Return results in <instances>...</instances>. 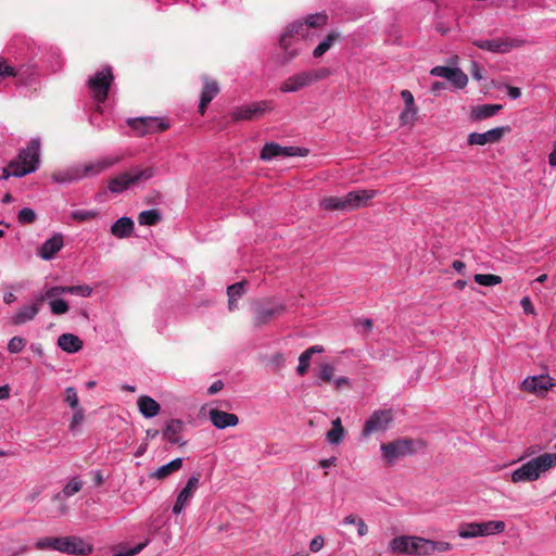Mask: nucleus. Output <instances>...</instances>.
<instances>
[{
  "mask_svg": "<svg viewBox=\"0 0 556 556\" xmlns=\"http://www.w3.org/2000/svg\"><path fill=\"white\" fill-rule=\"evenodd\" d=\"M153 167H146L143 169L134 168L129 172H124L117 176L109 179L108 188L112 193H122L139 181H146L154 176Z\"/></svg>",
  "mask_w": 556,
  "mask_h": 556,
  "instance_id": "f257e3e1",
  "label": "nucleus"
},
{
  "mask_svg": "<svg viewBox=\"0 0 556 556\" xmlns=\"http://www.w3.org/2000/svg\"><path fill=\"white\" fill-rule=\"evenodd\" d=\"M306 37V28L305 25L296 21L290 24L286 30L280 36L279 45L283 50V63H289L291 60L296 58L300 53L299 49L295 47L296 42L300 38Z\"/></svg>",
  "mask_w": 556,
  "mask_h": 556,
  "instance_id": "f03ea898",
  "label": "nucleus"
},
{
  "mask_svg": "<svg viewBox=\"0 0 556 556\" xmlns=\"http://www.w3.org/2000/svg\"><path fill=\"white\" fill-rule=\"evenodd\" d=\"M330 75V71L326 67L318 70L296 73L288 77L281 85V92H296L315 81L321 80Z\"/></svg>",
  "mask_w": 556,
  "mask_h": 556,
  "instance_id": "7ed1b4c3",
  "label": "nucleus"
},
{
  "mask_svg": "<svg viewBox=\"0 0 556 556\" xmlns=\"http://www.w3.org/2000/svg\"><path fill=\"white\" fill-rule=\"evenodd\" d=\"M506 525L502 520H489L483 522H465L458 527V535L462 539H475L489 536L505 531Z\"/></svg>",
  "mask_w": 556,
  "mask_h": 556,
  "instance_id": "20e7f679",
  "label": "nucleus"
},
{
  "mask_svg": "<svg viewBox=\"0 0 556 556\" xmlns=\"http://www.w3.org/2000/svg\"><path fill=\"white\" fill-rule=\"evenodd\" d=\"M40 141L31 139L25 149H22L17 156L12 160L17 162L18 172L13 173L14 177H23L35 172L39 164Z\"/></svg>",
  "mask_w": 556,
  "mask_h": 556,
  "instance_id": "39448f33",
  "label": "nucleus"
},
{
  "mask_svg": "<svg viewBox=\"0 0 556 556\" xmlns=\"http://www.w3.org/2000/svg\"><path fill=\"white\" fill-rule=\"evenodd\" d=\"M380 448L388 465H393L400 458L413 455L416 452L415 441L409 438H401L383 443Z\"/></svg>",
  "mask_w": 556,
  "mask_h": 556,
  "instance_id": "423d86ee",
  "label": "nucleus"
},
{
  "mask_svg": "<svg viewBox=\"0 0 556 556\" xmlns=\"http://www.w3.org/2000/svg\"><path fill=\"white\" fill-rule=\"evenodd\" d=\"M113 79L114 76L111 67H105L97 72L88 79L87 85L94 100L104 102L108 99Z\"/></svg>",
  "mask_w": 556,
  "mask_h": 556,
  "instance_id": "0eeeda50",
  "label": "nucleus"
},
{
  "mask_svg": "<svg viewBox=\"0 0 556 556\" xmlns=\"http://www.w3.org/2000/svg\"><path fill=\"white\" fill-rule=\"evenodd\" d=\"M286 312V305L282 303H273L262 301L255 304L252 324L255 328L268 324L270 320L281 316Z\"/></svg>",
  "mask_w": 556,
  "mask_h": 556,
  "instance_id": "6e6552de",
  "label": "nucleus"
},
{
  "mask_svg": "<svg viewBox=\"0 0 556 556\" xmlns=\"http://www.w3.org/2000/svg\"><path fill=\"white\" fill-rule=\"evenodd\" d=\"M393 420L391 409L375 410L369 418L365 421L362 434L368 437L372 433L386 431Z\"/></svg>",
  "mask_w": 556,
  "mask_h": 556,
  "instance_id": "1a4fd4ad",
  "label": "nucleus"
},
{
  "mask_svg": "<svg viewBox=\"0 0 556 556\" xmlns=\"http://www.w3.org/2000/svg\"><path fill=\"white\" fill-rule=\"evenodd\" d=\"M273 111L270 101L254 102L250 105L238 106L231 112V118L235 122L253 121L263 116L266 112Z\"/></svg>",
  "mask_w": 556,
  "mask_h": 556,
  "instance_id": "9d476101",
  "label": "nucleus"
},
{
  "mask_svg": "<svg viewBox=\"0 0 556 556\" xmlns=\"http://www.w3.org/2000/svg\"><path fill=\"white\" fill-rule=\"evenodd\" d=\"M307 154L308 150L305 148L281 147L276 142H268L263 147L260 157L263 161H269L276 156H306Z\"/></svg>",
  "mask_w": 556,
  "mask_h": 556,
  "instance_id": "9b49d317",
  "label": "nucleus"
},
{
  "mask_svg": "<svg viewBox=\"0 0 556 556\" xmlns=\"http://www.w3.org/2000/svg\"><path fill=\"white\" fill-rule=\"evenodd\" d=\"M510 131L509 126H503V127H496L492 128L485 132H471L468 136V143L470 146L477 144V146H484L488 143H496L500 142L503 138V136L506 132Z\"/></svg>",
  "mask_w": 556,
  "mask_h": 556,
  "instance_id": "f8f14e48",
  "label": "nucleus"
},
{
  "mask_svg": "<svg viewBox=\"0 0 556 556\" xmlns=\"http://www.w3.org/2000/svg\"><path fill=\"white\" fill-rule=\"evenodd\" d=\"M56 551L73 555H87L91 552V546L77 536H62L59 539Z\"/></svg>",
  "mask_w": 556,
  "mask_h": 556,
  "instance_id": "ddd939ff",
  "label": "nucleus"
},
{
  "mask_svg": "<svg viewBox=\"0 0 556 556\" xmlns=\"http://www.w3.org/2000/svg\"><path fill=\"white\" fill-rule=\"evenodd\" d=\"M472 45L492 53H507L514 47L513 41L508 38L477 39L472 41Z\"/></svg>",
  "mask_w": 556,
  "mask_h": 556,
  "instance_id": "4468645a",
  "label": "nucleus"
},
{
  "mask_svg": "<svg viewBox=\"0 0 556 556\" xmlns=\"http://www.w3.org/2000/svg\"><path fill=\"white\" fill-rule=\"evenodd\" d=\"M121 157H102L93 162L86 163L84 165H78L79 172L81 175V179L89 176H96L100 173L104 172L109 167L118 163Z\"/></svg>",
  "mask_w": 556,
  "mask_h": 556,
  "instance_id": "2eb2a0df",
  "label": "nucleus"
},
{
  "mask_svg": "<svg viewBox=\"0 0 556 556\" xmlns=\"http://www.w3.org/2000/svg\"><path fill=\"white\" fill-rule=\"evenodd\" d=\"M199 480H200V473L197 476H192L188 479L187 484L185 488L179 492L176 503L173 507V513L178 515L180 514L185 506L188 504V502L193 496L194 491L199 486Z\"/></svg>",
  "mask_w": 556,
  "mask_h": 556,
  "instance_id": "dca6fc26",
  "label": "nucleus"
},
{
  "mask_svg": "<svg viewBox=\"0 0 556 556\" xmlns=\"http://www.w3.org/2000/svg\"><path fill=\"white\" fill-rule=\"evenodd\" d=\"M131 127L140 135L161 132L168 128V124L155 117H142L131 122Z\"/></svg>",
  "mask_w": 556,
  "mask_h": 556,
  "instance_id": "f3484780",
  "label": "nucleus"
},
{
  "mask_svg": "<svg viewBox=\"0 0 556 556\" xmlns=\"http://www.w3.org/2000/svg\"><path fill=\"white\" fill-rule=\"evenodd\" d=\"M203 90L201 92V99L199 103V113L204 115L207 109V105L219 93V85L216 80L203 76Z\"/></svg>",
  "mask_w": 556,
  "mask_h": 556,
  "instance_id": "a211bd4d",
  "label": "nucleus"
},
{
  "mask_svg": "<svg viewBox=\"0 0 556 556\" xmlns=\"http://www.w3.org/2000/svg\"><path fill=\"white\" fill-rule=\"evenodd\" d=\"M376 195L375 190H354L345 194L348 212L367 206L368 202Z\"/></svg>",
  "mask_w": 556,
  "mask_h": 556,
  "instance_id": "6ab92c4d",
  "label": "nucleus"
},
{
  "mask_svg": "<svg viewBox=\"0 0 556 556\" xmlns=\"http://www.w3.org/2000/svg\"><path fill=\"white\" fill-rule=\"evenodd\" d=\"M554 383L552 382V378L548 376H539V377H529L525 379L521 383V389L529 393H534L538 395L544 394L547 392Z\"/></svg>",
  "mask_w": 556,
  "mask_h": 556,
  "instance_id": "aec40b11",
  "label": "nucleus"
},
{
  "mask_svg": "<svg viewBox=\"0 0 556 556\" xmlns=\"http://www.w3.org/2000/svg\"><path fill=\"white\" fill-rule=\"evenodd\" d=\"M208 417L213 426L217 429L235 427L239 424V418L236 414L227 413L217 408L210 409Z\"/></svg>",
  "mask_w": 556,
  "mask_h": 556,
  "instance_id": "412c9836",
  "label": "nucleus"
},
{
  "mask_svg": "<svg viewBox=\"0 0 556 556\" xmlns=\"http://www.w3.org/2000/svg\"><path fill=\"white\" fill-rule=\"evenodd\" d=\"M63 247V237L60 233L43 242L39 250V256L43 260H51Z\"/></svg>",
  "mask_w": 556,
  "mask_h": 556,
  "instance_id": "4be33fe9",
  "label": "nucleus"
},
{
  "mask_svg": "<svg viewBox=\"0 0 556 556\" xmlns=\"http://www.w3.org/2000/svg\"><path fill=\"white\" fill-rule=\"evenodd\" d=\"M539 473L545 472L556 466V453H544L529 460Z\"/></svg>",
  "mask_w": 556,
  "mask_h": 556,
  "instance_id": "5701e85b",
  "label": "nucleus"
},
{
  "mask_svg": "<svg viewBox=\"0 0 556 556\" xmlns=\"http://www.w3.org/2000/svg\"><path fill=\"white\" fill-rule=\"evenodd\" d=\"M83 341L73 333H63L58 338V345L67 353H76L83 349Z\"/></svg>",
  "mask_w": 556,
  "mask_h": 556,
  "instance_id": "b1692460",
  "label": "nucleus"
},
{
  "mask_svg": "<svg viewBox=\"0 0 556 556\" xmlns=\"http://www.w3.org/2000/svg\"><path fill=\"white\" fill-rule=\"evenodd\" d=\"M40 304L37 300L33 305L22 307L14 316L12 317V324L15 326L23 325L29 320H33L36 315L39 313Z\"/></svg>",
  "mask_w": 556,
  "mask_h": 556,
  "instance_id": "393cba45",
  "label": "nucleus"
},
{
  "mask_svg": "<svg viewBox=\"0 0 556 556\" xmlns=\"http://www.w3.org/2000/svg\"><path fill=\"white\" fill-rule=\"evenodd\" d=\"M503 109L502 104H481L471 109L470 118L483 121L496 115Z\"/></svg>",
  "mask_w": 556,
  "mask_h": 556,
  "instance_id": "a878e982",
  "label": "nucleus"
},
{
  "mask_svg": "<svg viewBox=\"0 0 556 556\" xmlns=\"http://www.w3.org/2000/svg\"><path fill=\"white\" fill-rule=\"evenodd\" d=\"M132 231L134 222L129 217H121L111 226V233L118 239L130 237Z\"/></svg>",
  "mask_w": 556,
  "mask_h": 556,
  "instance_id": "bb28decb",
  "label": "nucleus"
},
{
  "mask_svg": "<svg viewBox=\"0 0 556 556\" xmlns=\"http://www.w3.org/2000/svg\"><path fill=\"white\" fill-rule=\"evenodd\" d=\"M184 429V424L179 419H172L165 427L163 431L164 438L169 441L172 444L184 445L181 442L180 432Z\"/></svg>",
  "mask_w": 556,
  "mask_h": 556,
  "instance_id": "cd10ccee",
  "label": "nucleus"
},
{
  "mask_svg": "<svg viewBox=\"0 0 556 556\" xmlns=\"http://www.w3.org/2000/svg\"><path fill=\"white\" fill-rule=\"evenodd\" d=\"M137 404L140 413L147 418H152L156 416L161 409L160 404L154 399L148 395H141L138 399Z\"/></svg>",
  "mask_w": 556,
  "mask_h": 556,
  "instance_id": "c85d7f7f",
  "label": "nucleus"
},
{
  "mask_svg": "<svg viewBox=\"0 0 556 556\" xmlns=\"http://www.w3.org/2000/svg\"><path fill=\"white\" fill-rule=\"evenodd\" d=\"M538 478L539 473L534 470L530 462L525 463L522 466L517 468L511 475V480L515 483L534 481Z\"/></svg>",
  "mask_w": 556,
  "mask_h": 556,
  "instance_id": "c756f323",
  "label": "nucleus"
},
{
  "mask_svg": "<svg viewBox=\"0 0 556 556\" xmlns=\"http://www.w3.org/2000/svg\"><path fill=\"white\" fill-rule=\"evenodd\" d=\"M182 467V459L175 458L166 465L159 467L154 472L150 475L151 478H155L159 480L165 479L172 473L178 471Z\"/></svg>",
  "mask_w": 556,
  "mask_h": 556,
  "instance_id": "7c9ffc66",
  "label": "nucleus"
},
{
  "mask_svg": "<svg viewBox=\"0 0 556 556\" xmlns=\"http://www.w3.org/2000/svg\"><path fill=\"white\" fill-rule=\"evenodd\" d=\"M409 556H428L427 539L409 535L408 540Z\"/></svg>",
  "mask_w": 556,
  "mask_h": 556,
  "instance_id": "2f4dec72",
  "label": "nucleus"
},
{
  "mask_svg": "<svg viewBox=\"0 0 556 556\" xmlns=\"http://www.w3.org/2000/svg\"><path fill=\"white\" fill-rule=\"evenodd\" d=\"M341 38L340 33L331 31L329 33L314 49L313 56L320 58L323 56L333 45Z\"/></svg>",
  "mask_w": 556,
  "mask_h": 556,
  "instance_id": "473e14b6",
  "label": "nucleus"
},
{
  "mask_svg": "<svg viewBox=\"0 0 556 556\" xmlns=\"http://www.w3.org/2000/svg\"><path fill=\"white\" fill-rule=\"evenodd\" d=\"M320 207L325 211L348 212L344 197H326L320 200Z\"/></svg>",
  "mask_w": 556,
  "mask_h": 556,
  "instance_id": "72a5a7b5",
  "label": "nucleus"
},
{
  "mask_svg": "<svg viewBox=\"0 0 556 556\" xmlns=\"http://www.w3.org/2000/svg\"><path fill=\"white\" fill-rule=\"evenodd\" d=\"M52 179L56 182H73L81 179L78 165L67 168L65 170L55 172L52 174Z\"/></svg>",
  "mask_w": 556,
  "mask_h": 556,
  "instance_id": "f704fd0d",
  "label": "nucleus"
},
{
  "mask_svg": "<svg viewBox=\"0 0 556 556\" xmlns=\"http://www.w3.org/2000/svg\"><path fill=\"white\" fill-rule=\"evenodd\" d=\"M331 429L326 433V439L330 444H340L344 438L345 430L338 417L331 422Z\"/></svg>",
  "mask_w": 556,
  "mask_h": 556,
  "instance_id": "c9c22d12",
  "label": "nucleus"
},
{
  "mask_svg": "<svg viewBox=\"0 0 556 556\" xmlns=\"http://www.w3.org/2000/svg\"><path fill=\"white\" fill-rule=\"evenodd\" d=\"M83 488V481L78 478H73L68 481V483L63 488L62 492L56 493L53 496V501H61L62 497H71L74 494L78 493Z\"/></svg>",
  "mask_w": 556,
  "mask_h": 556,
  "instance_id": "e433bc0d",
  "label": "nucleus"
},
{
  "mask_svg": "<svg viewBox=\"0 0 556 556\" xmlns=\"http://www.w3.org/2000/svg\"><path fill=\"white\" fill-rule=\"evenodd\" d=\"M409 535H400L390 542V549L393 554L408 555Z\"/></svg>",
  "mask_w": 556,
  "mask_h": 556,
  "instance_id": "4c0bfd02",
  "label": "nucleus"
},
{
  "mask_svg": "<svg viewBox=\"0 0 556 556\" xmlns=\"http://www.w3.org/2000/svg\"><path fill=\"white\" fill-rule=\"evenodd\" d=\"M306 31L308 28L323 27L328 23V15L325 12L308 15L304 22Z\"/></svg>",
  "mask_w": 556,
  "mask_h": 556,
  "instance_id": "58836bf2",
  "label": "nucleus"
},
{
  "mask_svg": "<svg viewBox=\"0 0 556 556\" xmlns=\"http://www.w3.org/2000/svg\"><path fill=\"white\" fill-rule=\"evenodd\" d=\"M161 220V214L157 210L142 211L138 215V222L140 225L154 226Z\"/></svg>",
  "mask_w": 556,
  "mask_h": 556,
  "instance_id": "ea45409f",
  "label": "nucleus"
},
{
  "mask_svg": "<svg viewBox=\"0 0 556 556\" xmlns=\"http://www.w3.org/2000/svg\"><path fill=\"white\" fill-rule=\"evenodd\" d=\"M473 279L478 285L484 287H492L502 282V277L493 274H476Z\"/></svg>",
  "mask_w": 556,
  "mask_h": 556,
  "instance_id": "a19ab883",
  "label": "nucleus"
},
{
  "mask_svg": "<svg viewBox=\"0 0 556 556\" xmlns=\"http://www.w3.org/2000/svg\"><path fill=\"white\" fill-rule=\"evenodd\" d=\"M428 556L435 553H445L453 548V545L444 541H433L427 539Z\"/></svg>",
  "mask_w": 556,
  "mask_h": 556,
  "instance_id": "79ce46f5",
  "label": "nucleus"
},
{
  "mask_svg": "<svg viewBox=\"0 0 556 556\" xmlns=\"http://www.w3.org/2000/svg\"><path fill=\"white\" fill-rule=\"evenodd\" d=\"M447 80L457 88H464L468 83V77L462 70L453 68Z\"/></svg>",
  "mask_w": 556,
  "mask_h": 556,
  "instance_id": "37998d69",
  "label": "nucleus"
},
{
  "mask_svg": "<svg viewBox=\"0 0 556 556\" xmlns=\"http://www.w3.org/2000/svg\"><path fill=\"white\" fill-rule=\"evenodd\" d=\"M417 112H418L417 108H404V110L400 114L401 125L402 126L413 125L416 119Z\"/></svg>",
  "mask_w": 556,
  "mask_h": 556,
  "instance_id": "c03bdc74",
  "label": "nucleus"
},
{
  "mask_svg": "<svg viewBox=\"0 0 556 556\" xmlns=\"http://www.w3.org/2000/svg\"><path fill=\"white\" fill-rule=\"evenodd\" d=\"M71 217L76 222H87L91 220L98 217L97 211H84V210H77L72 212Z\"/></svg>",
  "mask_w": 556,
  "mask_h": 556,
  "instance_id": "a18cd8bd",
  "label": "nucleus"
},
{
  "mask_svg": "<svg viewBox=\"0 0 556 556\" xmlns=\"http://www.w3.org/2000/svg\"><path fill=\"white\" fill-rule=\"evenodd\" d=\"M66 292L70 294L87 298L91 295L92 288L88 285L66 286Z\"/></svg>",
  "mask_w": 556,
  "mask_h": 556,
  "instance_id": "49530a36",
  "label": "nucleus"
},
{
  "mask_svg": "<svg viewBox=\"0 0 556 556\" xmlns=\"http://www.w3.org/2000/svg\"><path fill=\"white\" fill-rule=\"evenodd\" d=\"M64 293H67L66 292V286L51 287V288L46 290L43 295L38 296L37 301L39 303H42L46 299H53V298H55V296H58L60 294H64Z\"/></svg>",
  "mask_w": 556,
  "mask_h": 556,
  "instance_id": "de8ad7c7",
  "label": "nucleus"
},
{
  "mask_svg": "<svg viewBox=\"0 0 556 556\" xmlns=\"http://www.w3.org/2000/svg\"><path fill=\"white\" fill-rule=\"evenodd\" d=\"M17 220L23 225L31 224L36 220V213L29 207H24L18 212Z\"/></svg>",
  "mask_w": 556,
  "mask_h": 556,
  "instance_id": "09e8293b",
  "label": "nucleus"
},
{
  "mask_svg": "<svg viewBox=\"0 0 556 556\" xmlns=\"http://www.w3.org/2000/svg\"><path fill=\"white\" fill-rule=\"evenodd\" d=\"M59 539L60 538H42L38 540L35 544L36 548L38 549H46V548H52L56 551V546H59Z\"/></svg>",
  "mask_w": 556,
  "mask_h": 556,
  "instance_id": "8fccbe9b",
  "label": "nucleus"
},
{
  "mask_svg": "<svg viewBox=\"0 0 556 556\" xmlns=\"http://www.w3.org/2000/svg\"><path fill=\"white\" fill-rule=\"evenodd\" d=\"M64 401L70 405V407L74 409L79 407V399L75 388L68 387L65 389Z\"/></svg>",
  "mask_w": 556,
  "mask_h": 556,
  "instance_id": "3c124183",
  "label": "nucleus"
},
{
  "mask_svg": "<svg viewBox=\"0 0 556 556\" xmlns=\"http://www.w3.org/2000/svg\"><path fill=\"white\" fill-rule=\"evenodd\" d=\"M49 304L54 315H62L68 311V304L62 299L52 300Z\"/></svg>",
  "mask_w": 556,
  "mask_h": 556,
  "instance_id": "603ef678",
  "label": "nucleus"
},
{
  "mask_svg": "<svg viewBox=\"0 0 556 556\" xmlns=\"http://www.w3.org/2000/svg\"><path fill=\"white\" fill-rule=\"evenodd\" d=\"M311 358H312V356L308 355V353H306L305 351L300 355L299 365L296 367V372L300 376H304L307 372V370L309 368Z\"/></svg>",
  "mask_w": 556,
  "mask_h": 556,
  "instance_id": "864d4df0",
  "label": "nucleus"
},
{
  "mask_svg": "<svg viewBox=\"0 0 556 556\" xmlns=\"http://www.w3.org/2000/svg\"><path fill=\"white\" fill-rule=\"evenodd\" d=\"M25 339L22 337H13L8 343V351L13 354L18 353L25 348Z\"/></svg>",
  "mask_w": 556,
  "mask_h": 556,
  "instance_id": "5fc2aeb1",
  "label": "nucleus"
},
{
  "mask_svg": "<svg viewBox=\"0 0 556 556\" xmlns=\"http://www.w3.org/2000/svg\"><path fill=\"white\" fill-rule=\"evenodd\" d=\"M245 281L236 282L227 288L228 298H240L244 293Z\"/></svg>",
  "mask_w": 556,
  "mask_h": 556,
  "instance_id": "6e6d98bb",
  "label": "nucleus"
},
{
  "mask_svg": "<svg viewBox=\"0 0 556 556\" xmlns=\"http://www.w3.org/2000/svg\"><path fill=\"white\" fill-rule=\"evenodd\" d=\"M334 376V367L329 364H323L320 366L319 378L324 382H330Z\"/></svg>",
  "mask_w": 556,
  "mask_h": 556,
  "instance_id": "4d7b16f0",
  "label": "nucleus"
},
{
  "mask_svg": "<svg viewBox=\"0 0 556 556\" xmlns=\"http://www.w3.org/2000/svg\"><path fill=\"white\" fill-rule=\"evenodd\" d=\"M75 409H76V412L74 413L73 418L70 424V429L72 431L75 430L78 426H80L85 419L84 409L81 407H78Z\"/></svg>",
  "mask_w": 556,
  "mask_h": 556,
  "instance_id": "13d9d810",
  "label": "nucleus"
},
{
  "mask_svg": "<svg viewBox=\"0 0 556 556\" xmlns=\"http://www.w3.org/2000/svg\"><path fill=\"white\" fill-rule=\"evenodd\" d=\"M469 73L473 79L479 81L483 78L484 70L477 62H471Z\"/></svg>",
  "mask_w": 556,
  "mask_h": 556,
  "instance_id": "bf43d9fd",
  "label": "nucleus"
},
{
  "mask_svg": "<svg viewBox=\"0 0 556 556\" xmlns=\"http://www.w3.org/2000/svg\"><path fill=\"white\" fill-rule=\"evenodd\" d=\"M452 70H453L452 67H447V66H435L430 71V74L432 76L443 77V78L447 79L452 73Z\"/></svg>",
  "mask_w": 556,
  "mask_h": 556,
  "instance_id": "052dcab7",
  "label": "nucleus"
},
{
  "mask_svg": "<svg viewBox=\"0 0 556 556\" xmlns=\"http://www.w3.org/2000/svg\"><path fill=\"white\" fill-rule=\"evenodd\" d=\"M15 75V70L12 66L8 65L3 58H0V78Z\"/></svg>",
  "mask_w": 556,
  "mask_h": 556,
  "instance_id": "680f3d73",
  "label": "nucleus"
},
{
  "mask_svg": "<svg viewBox=\"0 0 556 556\" xmlns=\"http://www.w3.org/2000/svg\"><path fill=\"white\" fill-rule=\"evenodd\" d=\"M146 545H147V543H139L135 547L128 548V549L123 551V552H117L113 556H135L138 553H140Z\"/></svg>",
  "mask_w": 556,
  "mask_h": 556,
  "instance_id": "e2e57ef3",
  "label": "nucleus"
},
{
  "mask_svg": "<svg viewBox=\"0 0 556 556\" xmlns=\"http://www.w3.org/2000/svg\"><path fill=\"white\" fill-rule=\"evenodd\" d=\"M325 540L321 535H316L309 542V551L313 553L319 552L324 546Z\"/></svg>",
  "mask_w": 556,
  "mask_h": 556,
  "instance_id": "0e129e2a",
  "label": "nucleus"
},
{
  "mask_svg": "<svg viewBox=\"0 0 556 556\" xmlns=\"http://www.w3.org/2000/svg\"><path fill=\"white\" fill-rule=\"evenodd\" d=\"M18 172V165L17 162L11 161L7 167L2 169V179H8L9 177L13 176V173Z\"/></svg>",
  "mask_w": 556,
  "mask_h": 556,
  "instance_id": "69168bd1",
  "label": "nucleus"
},
{
  "mask_svg": "<svg viewBox=\"0 0 556 556\" xmlns=\"http://www.w3.org/2000/svg\"><path fill=\"white\" fill-rule=\"evenodd\" d=\"M401 97L405 103V108H417L415 105L414 96L409 90H402Z\"/></svg>",
  "mask_w": 556,
  "mask_h": 556,
  "instance_id": "338daca9",
  "label": "nucleus"
},
{
  "mask_svg": "<svg viewBox=\"0 0 556 556\" xmlns=\"http://www.w3.org/2000/svg\"><path fill=\"white\" fill-rule=\"evenodd\" d=\"M520 305L523 308V312L526 314H534V306H533L530 298H528V296L522 298L520 301Z\"/></svg>",
  "mask_w": 556,
  "mask_h": 556,
  "instance_id": "774afa93",
  "label": "nucleus"
}]
</instances>
